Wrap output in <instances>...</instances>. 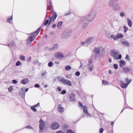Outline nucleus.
<instances>
[{"instance_id": "nucleus-1", "label": "nucleus", "mask_w": 133, "mask_h": 133, "mask_svg": "<svg viewBox=\"0 0 133 133\" xmlns=\"http://www.w3.org/2000/svg\"><path fill=\"white\" fill-rule=\"evenodd\" d=\"M41 29V27L39 28L35 32L31 34L32 36H30L28 38L26 41V44L28 45L30 44L31 42L34 40L35 36L36 35L35 34L37 35Z\"/></svg>"}, {"instance_id": "nucleus-2", "label": "nucleus", "mask_w": 133, "mask_h": 133, "mask_svg": "<svg viewBox=\"0 0 133 133\" xmlns=\"http://www.w3.org/2000/svg\"><path fill=\"white\" fill-rule=\"evenodd\" d=\"M96 14V11L94 10H91L87 19V21L90 22L95 18Z\"/></svg>"}, {"instance_id": "nucleus-3", "label": "nucleus", "mask_w": 133, "mask_h": 133, "mask_svg": "<svg viewBox=\"0 0 133 133\" xmlns=\"http://www.w3.org/2000/svg\"><path fill=\"white\" fill-rule=\"evenodd\" d=\"M72 31L71 30H67L63 32L61 35L63 39H66L68 38L71 35Z\"/></svg>"}, {"instance_id": "nucleus-4", "label": "nucleus", "mask_w": 133, "mask_h": 133, "mask_svg": "<svg viewBox=\"0 0 133 133\" xmlns=\"http://www.w3.org/2000/svg\"><path fill=\"white\" fill-rule=\"evenodd\" d=\"M53 10V7L51 1L49 0L48 3H47V12H49L48 11H50L51 12Z\"/></svg>"}, {"instance_id": "nucleus-5", "label": "nucleus", "mask_w": 133, "mask_h": 133, "mask_svg": "<svg viewBox=\"0 0 133 133\" xmlns=\"http://www.w3.org/2000/svg\"><path fill=\"white\" fill-rule=\"evenodd\" d=\"M51 126L52 129L56 130L59 127V125L58 123L56 122H54L52 124Z\"/></svg>"}, {"instance_id": "nucleus-6", "label": "nucleus", "mask_w": 133, "mask_h": 133, "mask_svg": "<svg viewBox=\"0 0 133 133\" xmlns=\"http://www.w3.org/2000/svg\"><path fill=\"white\" fill-rule=\"evenodd\" d=\"M119 53L117 51L113 50L111 52L110 55L111 56L113 57L115 59H117V56L119 55Z\"/></svg>"}, {"instance_id": "nucleus-7", "label": "nucleus", "mask_w": 133, "mask_h": 133, "mask_svg": "<svg viewBox=\"0 0 133 133\" xmlns=\"http://www.w3.org/2000/svg\"><path fill=\"white\" fill-rule=\"evenodd\" d=\"M39 127L41 130H42L45 127L44 122L42 119H41L39 121Z\"/></svg>"}, {"instance_id": "nucleus-8", "label": "nucleus", "mask_w": 133, "mask_h": 133, "mask_svg": "<svg viewBox=\"0 0 133 133\" xmlns=\"http://www.w3.org/2000/svg\"><path fill=\"white\" fill-rule=\"evenodd\" d=\"M88 16L81 17L80 18L79 23L80 24H83L87 21Z\"/></svg>"}, {"instance_id": "nucleus-9", "label": "nucleus", "mask_w": 133, "mask_h": 133, "mask_svg": "<svg viewBox=\"0 0 133 133\" xmlns=\"http://www.w3.org/2000/svg\"><path fill=\"white\" fill-rule=\"evenodd\" d=\"M120 82L121 84V87L123 88H126L128 85L127 83H125L122 80L120 81Z\"/></svg>"}, {"instance_id": "nucleus-10", "label": "nucleus", "mask_w": 133, "mask_h": 133, "mask_svg": "<svg viewBox=\"0 0 133 133\" xmlns=\"http://www.w3.org/2000/svg\"><path fill=\"white\" fill-rule=\"evenodd\" d=\"M55 56L57 58H61L64 57V55L61 53H56L55 54Z\"/></svg>"}, {"instance_id": "nucleus-11", "label": "nucleus", "mask_w": 133, "mask_h": 133, "mask_svg": "<svg viewBox=\"0 0 133 133\" xmlns=\"http://www.w3.org/2000/svg\"><path fill=\"white\" fill-rule=\"evenodd\" d=\"M63 83L64 84L70 86H71L72 85L71 82L66 79L64 80Z\"/></svg>"}, {"instance_id": "nucleus-12", "label": "nucleus", "mask_w": 133, "mask_h": 133, "mask_svg": "<svg viewBox=\"0 0 133 133\" xmlns=\"http://www.w3.org/2000/svg\"><path fill=\"white\" fill-rule=\"evenodd\" d=\"M115 2V0H109L108 1V5L111 8L114 5Z\"/></svg>"}, {"instance_id": "nucleus-13", "label": "nucleus", "mask_w": 133, "mask_h": 133, "mask_svg": "<svg viewBox=\"0 0 133 133\" xmlns=\"http://www.w3.org/2000/svg\"><path fill=\"white\" fill-rule=\"evenodd\" d=\"M112 8L116 10H118L120 9V7L119 4L117 3L116 4H114V6H112Z\"/></svg>"}, {"instance_id": "nucleus-14", "label": "nucleus", "mask_w": 133, "mask_h": 133, "mask_svg": "<svg viewBox=\"0 0 133 133\" xmlns=\"http://www.w3.org/2000/svg\"><path fill=\"white\" fill-rule=\"evenodd\" d=\"M58 111L62 113L64 111V108L62 107L61 104H59L58 106Z\"/></svg>"}, {"instance_id": "nucleus-15", "label": "nucleus", "mask_w": 133, "mask_h": 133, "mask_svg": "<svg viewBox=\"0 0 133 133\" xmlns=\"http://www.w3.org/2000/svg\"><path fill=\"white\" fill-rule=\"evenodd\" d=\"M93 37H90L87 39L85 41V43L88 44H89L93 41Z\"/></svg>"}, {"instance_id": "nucleus-16", "label": "nucleus", "mask_w": 133, "mask_h": 133, "mask_svg": "<svg viewBox=\"0 0 133 133\" xmlns=\"http://www.w3.org/2000/svg\"><path fill=\"white\" fill-rule=\"evenodd\" d=\"M70 97L71 101L74 102L75 101V96L74 94H72L70 95Z\"/></svg>"}, {"instance_id": "nucleus-17", "label": "nucleus", "mask_w": 133, "mask_h": 133, "mask_svg": "<svg viewBox=\"0 0 133 133\" xmlns=\"http://www.w3.org/2000/svg\"><path fill=\"white\" fill-rule=\"evenodd\" d=\"M57 15L56 12H54V14L52 15L51 18L50 19H51L52 22H54L57 17Z\"/></svg>"}, {"instance_id": "nucleus-18", "label": "nucleus", "mask_w": 133, "mask_h": 133, "mask_svg": "<svg viewBox=\"0 0 133 133\" xmlns=\"http://www.w3.org/2000/svg\"><path fill=\"white\" fill-rule=\"evenodd\" d=\"M29 82V80L27 78H25L24 79L21 81L20 82L21 83L25 84L26 83H28Z\"/></svg>"}, {"instance_id": "nucleus-19", "label": "nucleus", "mask_w": 133, "mask_h": 133, "mask_svg": "<svg viewBox=\"0 0 133 133\" xmlns=\"http://www.w3.org/2000/svg\"><path fill=\"white\" fill-rule=\"evenodd\" d=\"M128 24V26L130 28L132 27V23L131 21L129 18H127Z\"/></svg>"}, {"instance_id": "nucleus-20", "label": "nucleus", "mask_w": 133, "mask_h": 133, "mask_svg": "<svg viewBox=\"0 0 133 133\" xmlns=\"http://www.w3.org/2000/svg\"><path fill=\"white\" fill-rule=\"evenodd\" d=\"M93 51L96 55L98 54L100 52L99 49L98 48H94L93 50Z\"/></svg>"}, {"instance_id": "nucleus-21", "label": "nucleus", "mask_w": 133, "mask_h": 133, "mask_svg": "<svg viewBox=\"0 0 133 133\" xmlns=\"http://www.w3.org/2000/svg\"><path fill=\"white\" fill-rule=\"evenodd\" d=\"M59 45L57 44H54L53 47L51 49L52 50H54L57 49Z\"/></svg>"}, {"instance_id": "nucleus-22", "label": "nucleus", "mask_w": 133, "mask_h": 133, "mask_svg": "<svg viewBox=\"0 0 133 133\" xmlns=\"http://www.w3.org/2000/svg\"><path fill=\"white\" fill-rule=\"evenodd\" d=\"M15 45V43L14 41H11L10 43L8 44V46L9 47H10L13 46L14 45Z\"/></svg>"}, {"instance_id": "nucleus-23", "label": "nucleus", "mask_w": 133, "mask_h": 133, "mask_svg": "<svg viewBox=\"0 0 133 133\" xmlns=\"http://www.w3.org/2000/svg\"><path fill=\"white\" fill-rule=\"evenodd\" d=\"M83 108L84 113L86 114H88V112L87 111L86 107L85 105H84L83 107Z\"/></svg>"}, {"instance_id": "nucleus-24", "label": "nucleus", "mask_w": 133, "mask_h": 133, "mask_svg": "<svg viewBox=\"0 0 133 133\" xmlns=\"http://www.w3.org/2000/svg\"><path fill=\"white\" fill-rule=\"evenodd\" d=\"M63 22L62 21H61L58 22L57 24V27L58 29H60L61 28V26L62 25Z\"/></svg>"}, {"instance_id": "nucleus-25", "label": "nucleus", "mask_w": 133, "mask_h": 133, "mask_svg": "<svg viewBox=\"0 0 133 133\" xmlns=\"http://www.w3.org/2000/svg\"><path fill=\"white\" fill-rule=\"evenodd\" d=\"M123 69L125 72H129L130 71V69L127 67H123Z\"/></svg>"}, {"instance_id": "nucleus-26", "label": "nucleus", "mask_w": 133, "mask_h": 133, "mask_svg": "<svg viewBox=\"0 0 133 133\" xmlns=\"http://www.w3.org/2000/svg\"><path fill=\"white\" fill-rule=\"evenodd\" d=\"M121 42L127 46H129V45L127 41H126L124 42Z\"/></svg>"}, {"instance_id": "nucleus-27", "label": "nucleus", "mask_w": 133, "mask_h": 133, "mask_svg": "<svg viewBox=\"0 0 133 133\" xmlns=\"http://www.w3.org/2000/svg\"><path fill=\"white\" fill-rule=\"evenodd\" d=\"M58 79L59 81L63 83L64 80V78L63 77L61 76H59L58 77Z\"/></svg>"}, {"instance_id": "nucleus-28", "label": "nucleus", "mask_w": 133, "mask_h": 133, "mask_svg": "<svg viewBox=\"0 0 133 133\" xmlns=\"http://www.w3.org/2000/svg\"><path fill=\"white\" fill-rule=\"evenodd\" d=\"M119 62L120 63L119 65L120 66H121L124 65L125 63V62L123 60H120Z\"/></svg>"}, {"instance_id": "nucleus-29", "label": "nucleus", "mask_w": 133, "mask_h": 133, "mask_svg": "<svg viewBox=\"0 0 133 133\" xmlns=\"http://www.w3.org/2000/svg\"><path fill=\"white\" fill-rule=\"evenodd\" d=\"M71 69V66L69 65H68L66 66L65 67V70H66L68 71L70 70Z\"/></svg>"}, {"instance_id": "nucleus-30", "label": "nucleus", "mask_w": 133, "mask_h": 133, "mask_svg": "<svg viewBox=\"0 0 133 133\" xmlns=\"http://www.w3.org/2000/svg\"><path fill=\"white\" fill-rule=\"evenodd\" d=\"M12 16L11 17H9L7 18V22L9 23H11V22L10 20H12Z\"/></svg>"}, {"instance_id": "nucleus-31", "label": "nucleus", "mask_w": 133, "mask_h": 133, "mask_svg": "<svg viewBox=\"0 0 133 133\" xmlns=\"http://www.w3.org/2000/svg\"><path fill=\"white\" fill-rule=\"evenodd\" d=\"M123 28V29H124V32L126 33L128 30V27H126V26L125 25H124Z\"/></svg>"}, {"instance_id": "nucleus-32", "label": "nucleus", "mask_w": 133, "mask_h": 133, "mask_svg": "<svg viewBox=\"0 0 133 133\" xmlns=\"http://www.w3.org/2000/svg\"><path fill=\"white\" fill-rule=\"evenodd\" d=\"M124 13V11H122L120 13L119 15L121 17H124L125 16Z\"/></svg>"}, {"instance_id": "nucleus-33", "label": "nucleus", "mask_w": 133, "mask_h": 133, "mask_svg": "<svg viewBox=\"0 0 133 133\" xmlns=\"http://www.w3.org/2000/svg\"><path fill=\"white\" fill-rule=\"evenodd\" d=\"M20 58L21 60L23 61L25 60V57L24 56L22 55L20 56Z\"/></svg>"}, {"instance_id": "nucleus-34", "label": "nucleus", "mask_w": 133, "mask_h": 133, "mask_svg": "<svg viewBox=\"0 0 133 133\" xmlns=\"http://www.w3.org/2000/svg\"><path fill=\"white\" fill-rule=\"evenodd\" d=\"M84 24L82 26V28H85L87 27V26L88 24L87 23L84 22Z\"/></svg>"}, {"instance_id": "nucleus-35", "label": "nucleus", "mask_w": 133, "mask_h": 133, "mask_svg": "<svg viewBox=\"0 0 133 133\" xmlns=\"http://www.w3.org/2000/svg\"><path fill=\"white\" fill-rule=\"evenodd\" d=\"M102 83L104 85H108L109 84V83L107 81H105L104 80H103L102 81Z\"/></svg>"}, {"instance_id": "nucleus-36", "label": "nucleus", "mask_w": 133, "mask_h": 133, "mask_svg": "<svg viewBox=\"0 0 133 133\" xmlns=\"http://www.w3.org/2000/svg\"><path fill=\"white\" fill-rule=\"evenodd\" d=\"M66 133H75L74 132L70 129L67 130Z\"/></svg>"}, {"instance_id": "nucleus-37", "label": "nucleus", "mask_w": 133, "mask_h": 133, "mask_svg": "<svg viewBox=\"0 0 133 133\" xmlns=\"http://www.w3.org/2000/svg\"><path fill=\"white\" fill-rule=\"evenodd\" d=\"M35 107H31V109L34 111L36 112V111L37 110L35 108Z\"/></svg>"}, {"instance_id": "nucleus-38", "label": "nucleus", "mask_w": 133, "mask_h": 133, "mask_svg": "<svg viewBox=\"0 0 133 133\" xmlns=\"http://www.w3.org/2000/svg\"><path fill=\"white\" fill-rule=\"evenodd\" d=\"M21 64V62L19 61H18L16 62V65L17 66H19Z\"/></svg>"}, {"instance_id": "nucleus-39", "label": "nucleus", "mask_w": 133, "mask_h": 133, "mask_svg": "<svg viewBox=\"0 0 133 133\" xmlns=\"http://www.w3.org/2000/svg\"><path fill=\"white\" fill-rule=\"evenodd\" d=\"M113 66L115 69H117L118 68V66L117 64H115L113 65Z\"/></svg>"}, {"instance_id": "nucleus-40", "label": "nucleus", "mask_w": 133, "mask_h": 133, "mask_svg": "<svg viewBox=\"0 0 133 133\" xmlns=\"http://www.w3.org/2000/svg\"><path fill=\"white\" fill-rule=\"evenodd\" d=\"M49 20L48 19L46 20L44 23V25L45 26L49 22Z\"/></svg>"}, {"instance_id": "nucleus-41", "label": "nucleus", "mask_w": 133, "mask_h": 133, "mask_svg": "<svg viewBox=\"0 0 133 133\" xmlns=\"http://www.w3.org/2000/svg\"><path fill=\"white\" fill-rule=\"evenodd\" d=\"M117 36H118L119 38H123V36L120 34H118Z\"/></svg>"}, {"instance_id": "nucleus-42", "label": "nucleus", "mask_w": 133, "mask_h": 133, "mask_svg": "<svg viewBox=\"0 0 133 133\" xmlns=\"http://www.w3.org/2000/svg\"><path fill=\"white\" fill-rule=\"evenodd\" d=\"M8 90L9 92H11L12 91V86H11L10 87L8 88Z\"/></svg>"}, {"instance_id": "nucleus-43", "label": "nucleus", "mask_w": 133, "mask_h": 133, "mask_svg": "<svg viewBox=\"0 0 133 133\" xmlns=\"http://www.w3.org/2000/svg\"><path fill=\"white\" fill-rule=\"evenodd\" d=\"M53 65V63L52 62H50L48 64V66L49 67Z\"/></svg>"}, {"instance_id": "nucleus-44", "label": "nucleus", "mask_w": 133, "mask_h": 133, "mask_svg": "<svg viewBox=\"0 0 133 133\" xmlns=\"http://www.w3.org/2000/svg\"><path fill=\"white\" fill-rule=\"evenodd\" d=\"M125 58L126 59H127L128 61L130 60V58L129 57L128 55H126Z\"/></svg>"}, {"instance_id": "nucleus-45", "label": "nucleus", "mask_w": 133, "mask_h": 133, "mask_svg": "<svg viewBox=\"0 0 133 133\" xmlns=\"http://www.w3.org/2000/svg\"><path fill=\"white\" fill-rule=\"evenodd\" d=\"M104 131L103 129V128H101L99 130L100 133H102Z\"/></svg>"}, {"instance_id": "nucleus-46", "label": "nucleus", "mask_w": 133, "mask_h": 133, "mask_svg": "<svg viewBox=\"0 0 133 133\" xmlns=\"http://www.w3.org/2000/svg\"><path fill=\"white\" fill-rule=\"evenodd\" d=\"M122 57V55L121 54H120L118 55V57H117V59H116L117 60L118 59H120Z\"/></svg>"}, {"instance_id": "nucleus-47", "label": "nucleus", "mask_w": 133, "mask_h": 133, "mask_svg": "<svg viewBox=\"0 0 133 133\" xmlns=\"http://www.w3.org/2000/svg\"><path fill=\"white\" fill-rule=\"evenodd\" d=\"M66 92V91L65 90H64L61 92V94L63 95Z\"/></svg>"}, {"instance_id": "nucleus-48", "label": "nucleus", "mask_w": 133, "mask_h": 133, "mask_svg": "<svg viewBox=\"0 0 133 133\" xmlns=\"http://www.w3.org/2000/svg\"><path fill=\"white\" fill-rule=\"evenodd\" d=\"M119 38L118 36L117 35H116L115 36L114 39V41H115V40L118 39Z\"/></svg>"}, {"instance_id": "nucleus-49", "label": "nucleus", "mask_w": 133, "mask_h": 133, "mask_svg": "<svg viewBox=\"0 0 133 133\" xmlns=\"http://www.w3.org/2000/svg\"><path fill=\"white\" fill-rule=\"evenodd\" d=\"M80 74V73L78 71H77L75 73V75L77 76H79Z\"/></svg>"}, {"instance_id": "nucleus-50", "label": "nucleus", "mask_w": 133, "mask_h": 133, "mask_svg": "<svg viewBox=\"0 0 133 133\" xmlns=\"http://www.w3.org/2000/svg\"><path fill=\"white\" fill-rule=\"evenodd\" d=\"M53 22H52V20H51V19H50V20H49V22L48 23V25H50L51 24L53 23Z\"/></svg>"}, {"instance_id": "nucleus-51", "label": "nucleus", "mask_w": 133, "mask_h": 133, "mask_svg": "<svg viewBox=\"0 0 133 133\" xmlns=\"http://www.w3.org/2000/svg\"><path fill=\"white\" fill-rule=\"evenodd\" d=\"M70 11L69 10L68 11L66 12L65 13V15H68L70 14Z\"/></svg>"}, {"instance_id": "nucleus-52", "label": "nucleus", "mask_w": 133, "mask_h": 133, "mask_svg": "<svg viewBox=\"0 0 133 133\" xmlns=\"http://www.w3.org/2000/svg\"><path fill=\"white\" fill-rule=\"evenodd\" d=\"M12 82L13 83L16 84L17 83V82L15 80H12Z\"/></svg>"}, {"instance_id": "nucleus-53", "label": "nucleus", "mask_w": 133, "mask_h": 133, "mask_svg": "<svg viewBox=\"0 0 133 133\" xmlns=\"http://www.w3.org/2000/svg\"><path fill=\"white\" fill-rule=\"evenodd\" d=\"M25 127L26 128H28L29 129L30 128L31 129H33V128L31 126L29 125H28L27 126H26Z\"/></svg>"}, {"instance_id": "nucleus-54", "label": "nucleus", "mask_w": 133, "mask_h": 133, "mask_svg": "<svg viewBox=\"0 0 133 133\" xmlns=\"http://www.w3.org/2000/svg\"><path fill=\"white\" fill-rule=\"evenodd\" d=\"M129 81V79L128 78H126L125 79V81L127 83H128Z\"/></svg>"}, {"instance_id": "nucleus-55", "label": "nucleus", "mask_w": 133, "mask_h": 133, "mask_svg": "<svg viewBox=\"0 0 133 133\" xmlns=\"http://www.w3.org/2000/svg\"><path fill=\"white\" fill-rule=\"evenodd\" d=\"M35 87L36 88H39V87L40 85L38 84H36L35 85Z\"/></svg>"}, {"instance_id": "nucleus-56", "label": "nucleus", "mask_w": 133, "mask_h": 133, "mask_svg": "<svg viewBox=\"0 0 133 133\" xmlns=\"http://www.w3.org/2000/svg\"><path fill=\"white\" fill-rule=\"evenodd\" d=\"M78 104L81 107H83L82 104L80 102H78Z\"/></svg>"}, {"instance_id": "nucleus-57", "label": "nucleus", "mask_w": 133, "mask_h": 133, "mask_svg": "<svg viewBox=\"0 0 133 133\" xmlns=\"http://www.w3.org/2000/svg\"><path fill=\"white\" fill-rule=\"evenodd\" d=\"M56 26V25L55 24H53L52 26V28H53L54 29L55 28Z\"/></svg>"}, {"instance_id": "nucleus-58", "label": "nucleus", "mask_w": 133, "mask_h": 133, "mask_svg": "<svg viewBox=\"0 0 133 133\" xmlns=\"http://www.w3.org/2000/svg\"><path fill=\"white\" fill-rule=\"evenodd\" d=\"M47 74V72L46 71L42 73L41 74V75L42 76H43L45 75L46 74Z\"/></svg>"}, {"instance_id": "nucleus-59", "label": "nucleus", "mask_w": 133, "mask_h": 133, "mask_svg": "<svg viewBox=\"0 0 133 133\" xmlns=\"http://www.w3.org/2000/svg\"><path fill=\"white\" fill-rule=\"evenodd\" d=\"M38 105L39 106V103H38L37 104L34 105L33 107L35 108Z\"/></svg>"}, {"instance_id": "nucleus-60", "label": "nucleus", "mask_w": 133, "mask_h": 133, "mask_svg": "<svg viewBox=\"0 0 133 133\" xmlns=\"http://www.w3.org/2000/svg\"><path fill=\"white\" fill-rule=\"evenodd\" d=\"M57 90L59 91H61V89L60 87H58L57 88Z\"/></svg>"}, {"instance_id": "nucleus-61", "label": "nucleus", "mask_w": 133, "mask_h": 133, "mask_svg": "<svg viewBox=\"0 0 133 133\" xmlns=\"http://www.w3.org/2000/svg\"><path fill=\"white\" fill-rule=\"evenodd\" d=\"M56 133H64V132L62 131L59 130L57 131Z\"/></svg>"}, {"instance_id": "nucleus-62", "label": "nucleus", "mask_w": 133, "mask_h": 133, "mask_svg": "<svg viewBox=\"0 0 133 133\" xmlns=\"http://www.w3.org/2000/svg\"><path fill=\"white\" fill-rule=\"evenodd\" d=\"M25 95V93L23 92L21 94V96L22 98L24 97Z\"/></svg>"}, {"instance_id": "nucleus-63", "label": "nucleus", "mask_w": 133, "mask_h": 133, "mask_svg": "<svg viewBox=\"0 0 133 133\" xmlns=\"http://www.w3.org/2000/svg\"><path fill=\"white\" fill-rule=\"evenodd\" d=\"M93 67L92 66H91L89 67V69L90 70V71H92V68Z\"/></svg>"}, {"instance_id": "nucleus-64", "label": "nucleus", "mask_w": 133, "mask_h": 133, "mask_svg": "<svg viewBox=\"0 0 133 133\" xmlns=\"http://www.w3.org/2000/svg\"><path fill=\"white\" fill-rule=\"evenodd\" d=\"M64 127V128H65V129H66L67 128L68 126H67V125L66 124H64L63 125Z\"/></svg>"}]
</instances>
